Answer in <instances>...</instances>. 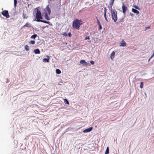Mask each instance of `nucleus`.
Wrapping results in <instances>:
<instances>
[{
    "label": "nucleus",
    "mask_w": 154,
    "mask_h": 154,
    "mask_svg": "<svg viewBox=\"0 0 154 154\" xmlns=\"http://www.w3.org/2000/svg\"><path fill=\"white\" fill-rule=\"evenodd\" d=\"M83 22L81 20L75 19L73 21L72 26L74 29L79 30L81 25Z\"/></svg>",
    "instance_id": "obj_1"
},
{
    "label": "nucleus",
    "mask_w": 154,
    "mask_h": 154,
    "mask_svg": "<svg viewBox=\"0 0 154 154\" xmlns=\"http://www.w3.org/2000/svg\"><path fill=\"white\" fill-rule=\"evenodd\" d=\"M35 18L36 19V21L37 22H41L47 24H49L50 23V22L48 21H46L40 20L41 19H42V16L41 12L39 10L37 9V10Z\"/></svg>",
    "instance_id": "obj_2"
},
{
    "label": "nucleus",
    "mask_w": 154,
    "mask_h": 154,
    "mask_svg": "<svg viewBox=\"0 0 154 154\" xmlns=\"http://www.w3.org/2000/svg\"><path fill=\"white\" fill-rule=\"evenodd\" d=\"M112 18L115 22H116L117 20V13L116 11H112L111 13Z\"/></svg>",
    "instance_id": "obj_3"
},
{
    "label": "nucleus",
    "mask_w": 154,
    "mask_h": 154,
    "mask_svg": "<svg viewBox=\"0 0 154 154\" xmlns=\"http://www.w3.org/2000/svg\"><path fill=\"white\" fill-rule=\"evenodd\" d=\"M2 14L3 16L6 17L7 18H8L10 17V16L8 11L5 10L2 12Z\"/></svg>",
    "instance_id": "obj_4"
},
{
    "label": "nucleus",
    "mask_w": 154,
    "mask_h": 154,
    "mask_svg": "<svg viewBox=\"0 0 154 154\" xmlns=\"http://www.w3.org/2000/svg\"><path fill=\"white\" fill-rule=\"evenodd\" d=\"M45 11V13L48 14L49 15L50 14L51 11L50 8L49 7L48 5L46 8Z\"/></svg>",
    "instance_id": "obj_5"
},
{
    "label": "nucleus",
    "mask_w": 154,
    "mask_h": 154,
    "mask_svg": "<svg viewBox=\"0 0 154 154\" xmlns=\"http://www.w3.org/2000/svg\"><path fill=\"white\" fill-rule=\"evenodd\" d=\"M122 8L123 13H125L127 10V8L125 5L124 3L123 4Z\"/></svg>",
    "instance_id": "obj_6"
},
{
    "label": "nucleus",
    "mask_w": 154,
    "mask_h": 154,
    "mask_svg": "<svg viewBox=\"0 0 154 154\" xmlns=\"http://www.w3.org/2000/svg\"><path fill=\"white\" fill-rule=\"evenodd\" d=\"M127 45L126 43L125 42L123 39H122L121 42L120 43V46L121 47H125Z\"/></svg>",
    "instance_id": "obj_7"
},
{
    "label": "nucleus",
    "mask_w": 154,
    "mask_h": 154,
    "mask_svg": "<svg viewBox=\"0 0 154 154\" xmlns=\"http://www.w3.org/2000/svg\"><path fill=\"white\" fill-rule=\"evenodd\" d=\"M93 129L92 127H91L89 128H87L85 130H84L83 131L84 133H87L91 131H92Z\"/></svg>",
    "instance_id": "obj_8"
},
{
    "label": "nucleus",
    "mask_w": 154,
    "mask_h": 154,
    "mask_svg": "<svg viewBox=\"0 0 154 154\" xmlns=\"http://www.w3.org/2000/svg\"><path fill=\"white\" fill-rule=\"evenodd\" d=\"M96 18L97 19V22L98 25L99 27V29L100 30L102 29V26L101 24H100V22L99 21V20L98 19V18L97 17H96Z\"/></svg>",
    "instance_id": "obj_9"
},
{
    "label": "nucleus",
    "mask_w": 154,
    "mask_h": 154,
    "mask_svg": "<svg viewBox=\"0 0 154 154\" xmlns=\"http://www.w3.org/2000/svg\"><path fill=\"white\" fill-rule=\"evenodd\" d=\"M80 63H81L83 65H87L88 63L85 61L84 60H81L80 61Z\"/></svg>",
    "instance_id": "obj_10"
},
{
    "label": "nucleus",
    "mask_w": 154,
    "mask_h": 154,
    "mask_svg": "<svg viewBox=\"0 0 154 154\" xmlns=\"http://www.w3.org/2000/svg\"><path fill=\"white\" fill-rule=\"evenodd\" d=\"M115 55V52L114 51H113L111 54L110 58L112 60H113V58L114 57Z\"/></svg>",
    "instance_id": "obj_11"
},
{
    "label": "nucleus",
    "mask_w": 154,
    "mask_h": 154,
    "mask_svg": "<svg viewBox=\"0 0 154 154\" xmlns=\"http://www.w3.org/2000/svg\"><path fill=\"white\" fill-rule=\"evenodd\" d=\"M132 11L133 12L136 13L137 14H139V12L138 11L134 8H132Z\"/></svg>",
    "instance_id": "obj_12"
},
{
    "label": "nucleus",
    "mask_w": 154,
    "mask_h": 154,
    "mask_svg": "<svg viewBox=\"0 0 154 154\" xmlns=\"http://www.w3.org/2000/svg\"><path fill=\"white\" fill-rule=\"evenodd\" d=\"M34 52L35 54H39L40 53V51L38 49H36L34 50Z\"/></svg>",
    "instance_id": "obj_13"
},
{
    "label": "nucleus",
    "mask_w": 154,
    "mask_h": 154,
    "mask_svg": "<svg viewBox=\"0 0 154 154\" xmlns=\"http://www.w3.org/2000/svg\"><path fill=\"white\" fill-rule=\"evenodd\" d=\"M49 57V58H44L43 59V62H49V57Z\"/></svg>",
    "instance_id": "obj_14"
},
{
    "label": "nucleus",
    "mask_w": 154,
    "mask_h": 154,
    "mask_svg": "<svg viewBox=\"0 0 154 154\" xmlns=\"http://www.w3.org/2000/svg\"><path fill=\"white\" fill-rule=\"evenodd\" d=\"M24 48L26 51H28L29 50V47L27 45H25Z\"/></svg>",
    "instance_id": "obj_15"
},
{
    "label": "nucleus",
    "mask_w": 154,
    "mask_h": 154,
    "mask_svg": "<svg viewBox=\"0 0 154 154\" xmlns=\"http://www.w3.org/2000/svg\"><path fill=\"white\" fill-rule=\"evenodd\" d=\"M48 15H49L48 14L45 13V17L47 20H50V18Z\"/></svg>",
    "instance_id": "obj_16"
},
{
    "label": "nucleus",
    "mask_w": 154,
    "mask_h": 154,
    "mask_svg": "<svg viewBox=\"0 0 154 154\" xmlns=\"http://www.w3.org/2000/svg\"><path fill=\"white\" fill-rule=\"evenodd\" d=\"M37 36V35L36 34H34L33 35L31 36V38L35 39V38Z\"/></svg>",
    "instance_id": "obj_17"
},
{
    "label": "nucleus",
    "mask_w": 154,
    "mask_h": 154,
    "mask_svg": "<svg viewBox=\"0 0 154 154\" xmlns=\"http://www.w3.org/2000/svg\"><path fill=\"white\" fill-rule=\"evenodd\" d=\"M35 42L34 40H32L29 42V44L33 45L35 44Z\"/></svg>",
    "instance_id": "obj_18"
},
{
    "label": "nucleus",
    "mask_w": 154,
    "mask_h": 154,
    "mask_svg": "<svg viewBox=\"0 0 154 154\" xmlns=\"http://www.w3.org/2000/svg\"><path fill=\"white\" fill-rule=\"evenodd\" d=\"M56 72L58 74H60L61 73V71L59 69H57L56 70Z\"/></svg>",
    "instance_id": "obj_19"
},
{
    "label": "nucleus",
    "mask_w": 154,
    "mask_h": 154,
    "mask_svg": "<svg viewBox=\"0 0 154 154\" xmlns=\"http://www.w3.org/2000/svg\"><path fill=\"white\" fill-rule=\"evenodd\" d=\"M63 100L64 101V102L65 103L67 104L68 105L69 104V103L68 102V100H67V99H63Z\"/></svg>",
    "instance_id": "obj_20"
},
{
    "label": "nucleus",
    "mask_w": 154,
    "mask_h": 154,
    "mask_svg": "<svg viewBox=\"0 0 154 154\" xmlns=\"http://www.w3.org/2000/svg\"><path fill=\"white\" fill-rule=\"evenodd\" d=\"M109 152V148L107 147L106 148V150L105 152V154H108Z\"/></svg>",
    "instance_id": "obj_21"
},
{
    "label": "nucleus",
    "mask_w": 154,
    "mask_h": 154,
    "mask_svg": "<svg viewBox=\"0 0 154 154\" xmlns=\"http://www.w3.org/2000/svg\"><path fill=\"white\" fill-rule=\"evenodd\" d=\"M114 1L115 0H111L109 2V4L111 6H112L113 5Z\"/></svg>",
    "instance_id": "obj_22"
},
{
    "label": "nucleus",
    "mask_w": 154,
    "mask_h": 154,
    "mask_svg": "<svg viewBox=\"0 0 154 154\" xmlns=\"http://www.w3.org/2000/svg\"><path fill=\"white\" fill-rule=\"evenodd\" d=\"M23 27H30V26H29V24L27 23H26V24L23 26Z\"/></svg>",
    "instance_id": "obj_23"
},
{
    "label": "nucleus",
    "mask_w": 154,
    "mask_h": 154,
    "mask_svg": "<svg viewBox=\"0 0 154 154\" xmlns=\"http://www.w3.org/2000/svg\"><path fill=\"white\" fill-rule=\"evenodd\" d=\"M143 82H141L140 85V87L141 88H142L143 87Z\"/></svg>",
    "instance_id": "obj_24"
},
{
    "label": "nucleus",
    "mask_w": 154,
    "mask_h": 154,
    "mask_svg": "<svg viewBox=\"0 0 154 154\" xmlns=\"http://www.w3.org/2000/svg\"><path fill=\"white\" fill-rule=\"evenodd\" d=\"M23 19H26L28 17H26L25 16L24 12L23 14Z\"/></svg>",
    "instance_id": "obj_25"
},
{
    "label": "nucleus",
    "mask_w": 154,
    "mask_h": 154,
    "mask_svg": "<svg viewBox=\"0 0 154 154\" xmlns=\"http://www.w3.org/2000/svg\"><path fill=\"white\" fill-rule=\"evenodd\" d=\"M14 7H16V4L17 3V0H14Z\"/></svg>",
    "instance_id": "obj_26"
},
{
    "label": "nucleus",
    "mask_w": 154,
    "mask_h": 154,
    "mask_svg": "<svg viewBox=\"0 0 154 154\" xmlns=\"http://www.w3.org/2000/svg\"><path fill=\"white\" fill-rule=\"evenodd\" d=\"M62 34L66 36L68 35V34L66 32H63V33Z\"/></svg>",
    "instance_id": "obj_27"
},
{
    "label": "nucleus",
    "mask_w": 154,
    "mask_h": 154,
    "mask_svg": "<svg viewBox=\"0 0 154 154\" xmlns=\"http://www.w3.org/2000/svg\"><path fill=\"white\" fill-rule=\"evenodd\" d=\"M133 7L136 9H139V7H138L136 5L134 6Z\"/></svg>",
    "instance_id": "obj_28"
},
{
    "label": "nucleus",
    "mask_w": 154,
    "mask_h": 154,
    "mask_svg": "<svg viewBox=\"0 0 154 154\" xmlns=\"http://www.w3.org/2000/svg\"><path fill=\"white\" fill-rule=\"evenodd\" d=\"M90 63L92 64V65H93L94 64V61H93V60H91V61H90Z\"/></svg>",
    "instance_id": "obj_29"
},
{
    "label": "nucleus",
    "mask_w": 154,
    "mask_h": 154,
    "mask_svg": "<svg viewBox=\"0 0 154 154\" xmlns=\"http://www.w3.org/2000/svg\"><path fill=\"white\" fill-rule=\"evenodd\" d=\"M68 36L69 37H70L72 36V34L70 32H69L68 34Z\"/></svg>",
    "instance_id": "obj_30"
},
{
    "label": "nucleus",
    "mask_w": 154,
    "mask_h": 154,
    "mask_svg": "<svg viewBox=\"0 0 154 154\" xmlns=\"http://www.w3.org/2000/svg\"><path fill=\"white\" fill-rule=\"evenodd\" d=\"M104 13L106 14V7H105L104 8Z\"/></svg>",
    "instance_id": "obj_31"
},
{
    "label": "nucleus",
    "mask_w": 154,
    "mask_h": 154,
    "mask_svg": "<svg viewBox=\"0 0 154 154\" xmlns=\"http://www.w3.org/2000/svg\"><path fill=\"white\" fill-rule=\"evenodd\" d=\"M90 39V38H89V36H87L85 38V40H87V39Z\"/></svg>",
    "instance_id": "obj_32"
},
{
    "label": "nucleus",
    "mask_w": 154,
    "mask_h": 154,
    "mask_svg": "<svg viewBox=\"0 0 154 154\" xmlns=\"http://www.w3.org/2000/svg\"><path fill=\"white\" fill-rule=\"evenodd\" d=\"M154 56V52H153V54H152V55L151 57V58H152Z\"/></svg>",
    "instance_id": "obj_33"
},
{
    "label": "nucleus",
    "mask_w": 154,
    "mask_h": 154,
    "mask_svg": "<svg viewBox=\"0 0 154 154\" xmlns=\"http://www.w3.org/2000/svg\"><path fill=\"white\" fill-rule=\"evenodd\" d=\"M104 16L105 18H106V14L104 13Z\"/></svg>",
    "instance_id": "obj_34"
},
{
    "label": "nucleus",
    "mask_w": 154,
    "mask_h": 154,
    "mask_svg": "<svg viewBox=\"0 0 154 154\" xmlns=\"http://www.w3.org/2000/svg\"><path fill=\"white\" fill-rule=\"evenodd\" d=\"M150 27V26H148V27H146V29H149V28Z\"/></svg>",
    "instance_id": "obj_35"
},
{
    "label": "nucleus",
    "mask_w": 154,
    "mask_h": 154,
    "mask_svg": "<svg viewBox=\"0 0 154 154\" xmlns=\"http://www.w3.org/2000/svg\"><path fill=\"white\" fill-rule=\"evenodd\" d=\"M133 14H131V13H130V15L131 16H133Z\"/></svg>",
    "instance_id": "obj_36"
},
{
    "label": "nucleus",
    "mask_w": 154,
    "mask_h": 154,
    "mask_svg": "<svg viewBox=\"0 0 154 154\" xmlns=\"http://www.w3.org/2000/svg\"><path fill=\"white\" fill-rule=\"evenodd\" d=\"M105 19L107 21L108 20L106 17V18H105Z\"/></svg>",
    "instance_id": "obj_37"
},
{
    "label": "nucleus",
    "mask_w": 154,
    "mask_h": 154,
    "mask_svg": "<svg viewBox=\"0 0 154 154\" xmlns=\"http://www.w3.org/2000/svg\"><path fill=\"white\" fill-rule=\"evenodd\" d=\"M151 57H150V58L149 59L148 61H149L151 59Z\"/></svg>",
    "instance_id": "obj_38"
}]
</instances>
